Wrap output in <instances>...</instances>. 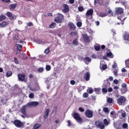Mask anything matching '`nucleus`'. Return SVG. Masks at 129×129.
<instances>
[{"instance_id": "nucleus-1", "label": "nucleus", "mask_w": 129, "mask_h": 129, "mask_svg": "<svg viewBox=\"0 0 129 129\" xmlns=\"http://www.w3.org/2000/svg\"><path fill=\"white\" fill-rule=\"evenodd\" d=\"M110 86V83L109 82V81L108 79H106L104 81L103 83V88L102 90L103 92V93H107V90L106 89L108 87H109Z\"/></svg>"}, {"instance_id": "nucleus-2", "label": "nucleus", "mask_w": 129, "mask_h": 129, "mask_svg": "<svg viewBox=\"0 0 129 129\" xmlns=\"http://www.w3.org/2000/svg\"><path fill=\"white\" fill-rule=\"evenodd\" d=\"M93 16V10L90 9L86 13L85 17L87 20H91Z\"/></svg>"}, {"instance_id": "nucleus-3", "label": "nucleus", "mask_w": 129, "mask_h": 129, "mask_svg": "<svg viewBox=\"0 0 129 129\" xmlns=\"http://www.w3.org/2000/svg\"><path fill=\"white\" fill-rule=\"evenodd\" d=\"M64 16H63V15L58 13L57 16L54 19V22L57 24H62V20Z\"/></svg>"}, {"instance_id": "nucleus-4", "label": "nucleus", "mask_w": 129, "mask_h": 129, "mask_svg": "<svg viewBox=\"0 0 129 129\" xmlns=\"http://www.w3.org/2000/svg\"><path fill=\"white\" fill-rule=\"evenodd\" d=\"M95 125L96 126V127H98V128H100V129L105 128V126L104 125V124L99 120L95 121Z\"/></svg>"}, {"instance_id": "nucleus-5", "label": "nucleus", "mask_w": 129, "mask_h": 129, "mask_svg": "<svg viewBox=\"0 0 129 129\" xmlns=\"http://www.w3.org/2000/svg\"><path fill=\"white\" fill-rule=\"evenodd\" d=\"M85 114L86 117H88V118H92V117H93V111H92V110L89 109L86 110Z\"/></svg>"}, {"instance_id": "nucleus-6", "label": "nucleus", "mask_w": 129, "mask_h": 129, "mask_svg": "<svg viewBox=\"0 0 129 129\" xmlns=\"http://www.w3.org/2000/svg\"><path fill=\"white\" fill-rule=\"evenodd\" d=\"M73 116L74 118L77 121H82V118L80 116V115L77 112L73 113Z\"/></svg>"}, {"instance_id": "nucleus-7", "label": "nucleus", "mask_w": 129, "mask_h": 129, "mask_svg": "<svg viewBox=\"0 0 129 129\" xmlns=\"http://www.w3.org/2000/svg\"><path fill=\"white\" fill-rule=\"evenodd\" d=\"M125 97L124 96H121L119 98L117 99V102L119 105H122V104H124V102H125Z\"/></svg>"}, {"instance_id": "nucleus-8", "label": "nucleus", "mask_w": 129, "mask_h": 129, "mask_svg": "<svg viewBox=\"0 0 129 129\" xmlns=\"http://www.w3.org/2000/svg\"><path fill=\"white\" fill-rule=\"evenodd\" d=\"M82 37L83 40L84 42H86V43H90V42L91 41L90 40V37L87 35V34H82Z\"/></svg>"}, {"instance_id": "nucleus-9", "label": "nucleus", "mask_w": 129, "mask_h": 129, "mask_svg": "<svg viewBox=\"0 0 129 129\" xmlns=\"http://www.w3.org/2000/svg\"><path fill=\"white\" fill-rule=\"evenodd\" d=\"M13 123L15 126H17V127H22V126H23V122H22L20 120H15Z\"/></svg>"}, {"instance_id": "nucleus-10", "label": "nucleus", "mask_w": 129, "mask_h": 129, "mask_svg": "<svg viewBox=\"0 0 129 129\" xmlns=\"http://www.w3.org/2000/svg\"><path fill=\"white\" fill-rule=\"evenodd\" d=\"M115 15L117 16H119V15H121L122 13H123V9L121 8H116L115 10Z\"/></svg>"}, {"instance_id": "nucleus-11", "label": "nucleus", "mask_w": 129, "mask_h": 129, "mask_svg": "<svg viewBox=\"0 0 129 129\" xmlns=\"http://www.w3.org/2000/svg\"><path fill=\"white\" fill-rule=\"evenodd\" d=\"M27 107L26 106H23L21 109V113L23 115H21L22 117H25V116H27V112H26V109Z\"/></svg>"}, {"instance_id": "nucleus-12", "label": "nucleus", "mask_w": 129, "mask_h": 129, "mask_svg": "<svg viewBox=\"0 0 129 129\" xmlns=\"http://www.w3.org/2000/svg\"><path fill=\"white\" fill-rule=\"evenodd\" d=\"M6 16L8 17L10 20H16V19H17V16H13V13L10 12H8L6 13Z\"/></svg>"}, {"instance_id": "nucleus-13", "label": "nucleus", "mask_w": 129, "mask_h": 129, "mask_svg": "<svg viewBox=\"0 0 129 129\" xmlns=\"http://www.w3.org/2000/svg\"><path fill=\"white\" fill-rule=\"evenodd\" d=\"M37 105H39V102L36 101L30 102L27 103V106L29 107L37 106Z\"/></svg>"}, {"instance_id": "nucleus-14", "label": "nucleus", "mask_w": 129, "mask_h": 129, "mask_svg": "<svg viewBox=\"0 0 129 129\" xmlns=\"http://www.w3.org/2000/svg\"><path fill=\"white\" fill-rule=\"evenodd\" d=\"M18 77L19 81H24L26 77V75H25V74H19L18 75Z\"/></svg>"}, {"instance_id": "nucleus-15", "label": "nucleus", "mask_w": 129, "mask_h": 129, "mask_svg": "<svg viewBox=\"0 0 129 129\" xmlns=\"http://www.w3.org/2000/svg\"><path fill=\"white\" fill-rule=\"evenodd\" d=\"M62 7L64 8V9L62 10L63 13H68V12H69V6H68V5L63 4Z\"/></svg>"}, {"instance_id": "nucleus-16", "label": "nucleus", "mask_w": 129, "mask_h": 129, "mask_svg": "<svg viewBox=\"0 0 129 129\" xmlns=\"http://www.w3.org/2000/svg\"><path fill=\"white\" fill-rule=\"evenodd\" d=\"M84 78L86 81H89L90 80V73L87 72L84 76Z\"/></svg>"}, {"instance_id": "nucleus-17", "label": "nucleus", "mask_w": 129, "mask_h": 129, "mask_svg": "<svg viewBox=\"0 0 129 129\" xmlns=\"http://www.w3.org/2000/svg\"><path fill=\"white\" fill-rule=\"evenodd\" d=\"M122 89L121 91L123 93H125L127 91V88L126 87V84H122L121 85Z\"/></svg>"}, {"instance_id": "nucleus-18", "label": "nucleus", "mask_w": 129, "mask_h": 129, "mask_svg": "<svg viewBox=\"0 0 129 129\" xmlns=\"http://www.w3.org/2000/svg\"><path fill=\"white\" fill-rule=\"evenodd\" d=\"M94 5H99V6H102L103 5V0H94Z\"/></svg>"}, {"instance_id": "nucleus-19", "label": "nucleus", "mask_w": 129, "mask_h": 129, "mask_svg": "<svg viewBox=\"0 0 129 129\" xmlns=\"http://www.w3.org/2000/svg\"><path fill=\"white\" fill-rule=\"evenodd\" d=\"M84 62H85V64H86V65H88V64H89V63L91 62V58H90V57H89V56H86L84 59Z\"/></svg>"}, {"instance_id": "nucleus-20", "label": "nucleus", "mask_w": 129, "mask_h": 129, "mask_svg": "<svg viewBox=\"0 0 129 129\" xmlns=\"http://www.w3.org/2000/svg\"><path fill=\"white\" fill-rule=\"evenodd\" d=\"M9 8L11 11H15V9L17 8V4H12L9 5Z\"/></svg>"}, {"instance_id": "nucleus-21", "label": "nucleus", "mask_w": 129, "mask_h": 129, "mask_svg": "<svg viewBox=\"0 0 129 129\" xmlns=\"http://www.w3.org/2000/svg\"><path fill=\"white\" fill-rule=\"evenodd\" d=\"M123 38L124 41H127L129 42V33L127 32H125V33L123 35Z\"/></svg>"}, {"instance_id": "nucleus-22", "label": "nucleus", "mask_w": 129, "mask_h": 129, "mask_svg": "<svg viewBox=\"0 0 129 129\" xmlns=\"http://www.w3.org/2000/svg\"><path fill=\"white\" fill-rule=\"evenodd\" d=\"M68 26L70 27V30H75L76 29V26L72 22L69 23Z\"/></svg>"}, {"instance_id": "nucleus-23", "label": "nucleus", "mask_w": 129, "mask_h": 129, "mask_svg": "<svg viewBox=\"0 0 129 129\" xmlns=\"http://www.w3.org/2000/svg\"><path fill=\"white\" fill-rule=\"evenodd\" d=\"M9 25V22L7 21H3L0 23V28H6Z\"/></svg>"}, {"instance_id": "nucleus-24", "label": "nucleus", "mask_w": 129, "mask_h": 129, "mask_svg": "<svg viewBox=\"0 0 129 129\" xmlns=\"http://www.w3.org/2000/svg\"><path fill=\"white\" fill-rule=\"evenodd\" d=\"M107 13L104 12H100L98 14L99 17H101V18H104V17H107Z\"/></svg>"}, {"instance_id": "nucleus-25", "label": "nucleus", "mask_w": 129, "mask_h": 129, "mask_svg": "<svg viewBox=\"0 0 129 129\" xmlns=\"http://www.w3.org/2000/svg\"><path fill=\"white\" fill-rule=\"evenodd\" d=\"M20 58H21V59H24L25 60H26V59L28 58V57H27V54L24 53H21L20 55Z\"/></svg>"}, {"instance_id": "nucleus-26", "label": "nucleus", "mask_w": 129, "mask_h": 129, "mask_svg": "<svg viewBox=\"0 0 129 129\" xmlns=\"http://www.w3.org/2000/svg\"><path fill=\"white\" fill-rule=\"evenodd\" d=\"M49 112H50V110L49 109H46L44 115V118H47V117H48V115L49 114Z\"/></svg>"}, {"instance_id": "nucleus-27", "label": "nucleus", "mask_w": 129, "mask_h": 129, "mask_svg": "<svg viewBox=\"0 0 129 129\" xmlns=\"http://www.w3.org/2000/svg\"><path fill=\"white\" fill-rule=\"evenodd\" d=\"M16 47H17V48H18V49L19 50V51H20V52L22 51V49H23V46L20 44H16Z\"/></svg>"}, {"instance_id": "nucleus-28", "label": "nucleus", "mask_w": 129, "mask_h": 129, "mask_svg": "<svg viewBox=\"0 0 129 129\" xmlns=\"http://www.w3.org/2000/svg\"><path fill=\"white\" fill-rule=\"evenodd\" d=\"M40 127H41V124L36 123L33 126V129H39Z\"/></svg>"}, {"instance_id": "nucleus-29", "label": "nucleus", "mask_w": 129, "mask_h": 129, "mask_svg": "<svg viewBox=\"0 0 129 129\" xmlns=\"http://www.w3.org/2000/svg\"><path fill=\"white\" fill-rule=\"evenodd\" d=\"M106 55L107 57H108L109 58H113V57H114L112 52H108Z\"/></svg>"}, {"instance_id": "nucleus-30", "label": "nucleus", "mask_w": 129, "mask_h": 129, "mask_svg": "<svg viewBox=\"0 0 129 129\" xmlns=\"http://www.w3.org/2000/svg\"><path fill=\"white\" fill-rule=\"evenodd\" d=\"M11 75H13V72L12 71H8L6 74V77H11Z\"/></svg>"}, {"instance_id": "nucleus-31", "label": "nucleus", "mask_w": 129, "mask_h": 129, "mask_svg": "<svg viewBox=\"0 0 129 129\" xmlns=\"http://www.w3.org/2000/svg\"><path fill=\"white\" fill-rule=\"evenodd\" d=\"M94 91L96 92V94H100V88H95Z\"/></svg>"}, {"instance_id": "nucleus-32", "label": "nucleus", "mask_w": 129, "mask_h": 129, "mask_svg": "<svg viewBox=\"0 0 129 129\" xmlns=\"http://www.w3.org/2000/svg\"><path fill=\"white\" fill-rule=\"evenodd\" d=\"M73 45H74V46H77V45H78V41L77 40V39H75L73 40Z\"/></svg>"}, {"instance_id": "nucleus-33", "label": "nucleus", "mask_w": 129, "mask_h": 129, "mask_svg": "<svg viewBox=\"0 0 129 129\" xmlns=\"http://www.w3.org/2000/svg\"><path fill=\"white\" fill-rule=\"evenodd\" d=\"M55 27H56V23H54V22L49 25V28H50L51 29H54V28H55Z\"/></svg>"}, {"instance_id": "nucleus-34", "label": "nucleus", "mask_w": 129, "mask_h": 129, "mask_svg": "<svg viewBox=\"0 0 129 129\" xmlns=\"http://www.w3.org/2000/svg\"><path fill=\"white\" fill-rule=\"evenodd\" d=\"M84 8H83V7L82 6H80L78 7V11L79 12H83L84 11Z\"/></svg>"}, {"instance_id": "nucleus-35", "label": "nucleus", "mask_w": 129, "mask_h": 129, "mask_svg": "<svg viewBox=\"0 0 129 129\" xmlns=\"http://www.w3.org/2000/svg\"><path fill=\"white\" fill-rule=\"evenodd\" d=\"M94 49L96 51H100V45H96L94 46Z\"/></svg>"}, {"instance_id": "nucleus-36", "label": "nucleus", "mask_w": 129, "mask_h": 129, "mask_svg": "<svg viewBox=\"0 0 129 129\" xmlns=\"http://www.w3.org/2000/svg\"><path fill=\"white\" fill-rule=\"evenodd\" d=\"M7 19V17L4 15H1L0 16V22H2V21L4 20H6Z\"/></svg>"}, {"instance_id": "nucleus-37", "label": "nucleus", "mask_w": 129, "mask_h": 129, "mask_svg": "<svg viewBox=\"0 0 129 129\" xmlns=\"http://www.w3.org/2000/svg\"><path fill=\"white\" fill-rule=\"evenodd\" d=\"M103 121L105 125H108L109 124V121H107V119H104Z\"/></svg>"}, {"instance_id": "nucleus-38", "label": "nucleus", "mask_w": 129, "mask_h": 129, "mask_svg": "<svg viewBox=\"0 0 129 129\" xmlns=\"http://www.w3.org/2000/svg\"><path fill=\"white\" fill-rule=\"evenodd\" d=\"M45 69L46 71H50L51 70V66L50 65H46L45 67Z\"/></svg>"}, {"instance_id": "nucleus-39", "label": "nucleus", "mask_w": 129, "mask_h": 129, "mask_svg": "<svg viewBox=\"0 0 129 129\" xmlns=\"http://www.w3.org/2000/svg\"><path fill=\"white\" fill-rule=\"evenodd\" d=\"M37 71L39 73H42V72H44V68H39L38 70Z\"/></svg>"}, {"instance_id": "nucleus-40", "label": "nucleus", "mask_w": 129, "mask_h": 129, "mask_svg": "<svg viewBox=\"0 0 129 129\" xmlns=\"http://www.w3.org/2000/svg\"><path fill=\"white\" fill-rule=\"evenodd\" d=\"M122 127L123 128H127L128 127L127 123H123V124L122 125Z\"/></svg>"}, {"instance_id": "nucleus-41", "label": "nucleus", "mask_w": 129, "mask_h": 129, "mask_svg": "<svg viewBox=\"0 0 129 129\" xmlns=\"http://www.w3.org/2000/svg\"><path fill=\"white\" fill-rule=\"evenodd\" d=\"M103 111L105 112V113L109 112V110L108 109V108L107 107H104L103 108Z\"/></svg>"}, {"instance_id": "nucleus-42", "label": "nucleus", "mask_w": 129, "mask_h": 129, "mask_svg": "<svg viewBox=\"0 0 129 129\" xmlns=\"http://www.w3.org/2000/svg\"><path fill=\"white\" fill-rule=\"evenodd\" d=\"M14 40L16 43H19V40H20V38H19V37L16 36L14 37Z\"/></svg>"}, {"instance_id": "nucleus-43", "label": "nucleus", "mask_w": 129, "mask_h": 129, "mask_svg": "<svg viewBox=\"0 0 129 129\" xmlns=\"http://www.w3.org/2000/svg\"><path fill=\"white\" fill-rule=\"evenodd\" d=\"M77 27H78L79 28H80L82 26V23L81 22H78L77 23Z\"/></svg>"}, {"instance_id": "nucleus-44", "label": "nucleus", "mask_w": 129, "mask_h": 129, "mask_svg": "<svg viewBox=\"0 0 129 129\" xmlns=\"http://www.w3.org/2000/svg\"><path fill=\"white\" fill-rule=\"evenodd\" d=\"M14 62L15 64H20V62H19V60H18V58L17 57H14Z\"/></svg>"}, {"instance_id": "nucleus-45", "label": "nucleus", "mask_w": 129, "mask_h": 129, "mask_svg": "<svg viewBox=\"0 0 129 129\" xmlns=\"http://www.w3.org/2000/svg\"><path fill=\"white\" fill-rule=\"evenodd\" d=\"M125 64L126 67H127V68H129L128 60L126 59V60H125Z\"/></svg>"}, {"instance_id": "nucleus-46", "label": "nucleus", "mask_w": 129, "mask_h": 129, "mask_svg": "<svg viewBox=\"0 0 129 129\" xmlns=\"http://www.w3.org/2000/svg\"><path fill=\"white\" fill-rule=\"evenodd\" d=\"M108 14L112 16V17H113V12H112V11H111V10H109L108 11Z\"/></svg>"}, {"instance_id": "nucleus-47", "label": "nucleus", "mask_w": 129, "mask_h": 129, "mask_svg": "<svg viewBox=\"0 0 129 129\" xmlns=\"http://www.w3.org/2000/svg\"><path fill=\"white\" fill-rule=\"evenodd\" d=\"M44 53H45V54H48V53H50V49L49 48H46L44 50Z\"/></svg>"}, {"instance_id": "nucleus-48", "label": "nucleus", "mask_w": 129, "mask_h": 129, "mask_svg": "<svg viewBox=\"0 0 129 129\" xmlns=\"http://www.w3.org/2000/svg\"><path fill=\"white\" fill-rule=\"evenodd\" d=\"M107 102H108V103H112V98H108Z\"/></svg>"}, {"instance_id": "nucleus-49", "label": "nucleus", "mask_w": 129, "mask_h": 129, "mask_svg": "<svg viewBox=\"0 0 129 129\" xmlns=\"http://www.w3.org/2000/svg\"><path fill=\"white\" fill-rule=\"evenodd\" d=\"M83 96L84 98H87V97H88V94L87 93H84Z\"/></svg>"}, {"instance_id": "nucleus-50", "label": "nucleus", "mask_w": 129, "mask_h": 129, "mask_svg": "<svg viewBox=\"0 0 129 129\" xmlns=\"http://www.w3.org/2000/svg\"><path fill=\"white\" fill-rule=\"evenodd\" d=\"M107 68V66L106 64H103L102 66V70H105Z\"/></svg>"}, {"instance_id": "nucleus-51", "label": "nucleus", "mask_w": 129, "mask_h": 129, "mask_svg": "<svg viewBox=\"0 0 129 129\" xmlns=\"http://www.w3.org/2000/svg\"><path fill=\"white\" fill-rule=\"evenodd\" d=\"M34 93H31L29 95V98H34Z\"/></svg>"}, {"instance_id": "nucleus-52", "label": "nucleus", "mask_w": 129, "mask_h": 129, "mask_svg": "<svg viewBox=\"0 0 129 129\" xmlns=\"http://www.w3.org/2000/svg\"><path fill=\"white\" fill-rule=\"evenodd\" d=\"M118 20H120V21H121V22H122V20L123 21H124V20H125V18H123V17H121L120 16H118Z\"/></svg>"}, {"instance_id": "nucleus-53", "label": "nucleus", "mask_w": 129, "mask_h": 129, "mask_svg": "<svg viewBox=\"0 0 129 129\" xmlns=\"http://www.w3.org/2000/svg\"><path fill=\"white\" fill-rule=\"evenodd\" d=\"M36 43H37V44H43V41L40 39H38L36 40Z\"/></svg>"}, {"instance_id": "nucleus-54", "label": "nucleus", "mask_w": 129, "mask_h": 129, "mask_svg": "<svg viewBox=\"0 0 129 129\" xmlns=\"http://www.w3.org/2000/svg\"><path fill=\"white\" fill-rule=\"evenodd\" d=\"M27 26H28V27H33L34 26V24H33V23L30 22L28 23Z\"/></svg>"}, {"instance_id": "nucleus-55", "label": "nucleus", "mask_w": 129, "mask_h": 129, "mask_svg": "<svg viewBox=\"0 0 129 129\" xmlns=\"http://www.w3.org/2000/svg\"><path fill=\"white\" fill-rule=\"evenodd\" d=\"M117 64H116V63H114V64H113L112 65V67L113 69H115L116 67H117Z\"/></svg>"}, {"instance_id": "nucleus-56", "label": "nucleus", "mask_w": 129, "mask_h": 129, "mask_svg": "<svg viewBox=\"0 0 129 129\" xmlns=\"http://www.w3.org/2000/svg\"><path fill=\"white\" fill-rule=\"evenodd\" d=\"M89 93L90 94H91L92 93H93V89H92V88H90V89H89Z\"/></svg>"}, {"instance_id": "nucleus-57", "label": "nucleus", "mask_w": 129, "mask_h": 129, "mask_svg": "<svg viewBox=\"0 0 129 129\" xmlns=\"http://www.w3.org/2000/svg\"><path fill=\"white\" fill-rule=\"evenodd\" d=\"M79 110L81 111V112H83L84 111V108H83V107H79Z\"/></svg>"}, {"instance_id": "nucleus-58", "label": "nucleus", "mask_w": 129, "mask_h": 129, "mask_svg": "<svg viewBox=\"0 0 129 129\" xmlns=\"http://www.w3.org/2000/svg\"><path fill=\"white\" fill-rule=\"evenodd\" d=\"M108 79V80L109 79L110 80V81H113V77H112L111 76H109L108 77V79Z\"/></svg>"}, {"instance_id": "nucleus-59", "label": "nucleus", "mask_w": 129, "mask_h": 129, "mask_svg": "<svg viewBox=\"0 0 129 129\" xmlns=\"http://www.w3.org/2000/svg\"><path fill=\"white\" fill-rule=\"evenodd\" d=\"M70 83L72 85H74L75 84V81L74 80H71L70 82Z\"/></svg>"}, {"instance_id": "nucleus-60", "label": "nucleus", "mask_w": 129, "mask_h": 129, "mask_svg": "<svg viewBox=\"0 0 129 129\" xmlns=\"http://www.w3.org/2000/svg\"><path fill=\"white\" fill-rule=\"evenodd\" d=\"M109 2H105L104 3H103V4L102 5V6H107V5H109Z\"/></svg>"}, {"instance_id": "nucleus-61", "label": "nucleus", "mask_w": 129, "mask_h": 129, "mask_svg": "<svg viewBox=\"0 0 129 129\" xmlns=\"http://www.w3.org/2000/svg\"><path fill=\"white\" fill-rule=\"evenodd\" d=\"M113 82L115 84H118V83H119L118 80H114L113 81Z\"/></svg>"}, {"instance_id": "nucleus-62", "label": "nucleus", "mask_w": 129, "mask_h": 129, "mask_svg": "<svg viewBox=\"0 0 129 129\" xmlns=\"http://www.w3.org/2000/svg\"><path fill=\"white\" fill-rule=\"evenodd\" d=\"M126 114H125V112H123L121 113V116L122 117H125L126 116Z\"/></svg>"}, {"instance_id": "nucleus-63", "label": "nucleus", "mask_w": 129, "mask_h": 129, "mask_svg": "<svg viewBox=\"0 0 129 129\" xmlns=\"http://www.w3.org/2000/svg\"><path fill=\"white\" fill-rule=\"evenodd\" d=\"M112 90H113V89H112V88H109L108 89V92H112Z\"/></svg>"}, {"instance_id": "nucleus-64", "label": "nucleus", "mask_w": 129, "mask_h": 129, "mask_svg": "<svg viewBox=\"0 0 129 129\" xmlns=\"http://www.w3.org/2000/svg\"><path fill=\"white\" fill-rule=\"evenodd\" d=\"M3 3H10L11 2V0H2Z\"/></svg>"}]
</instances>
